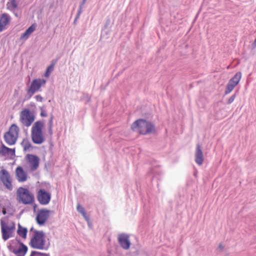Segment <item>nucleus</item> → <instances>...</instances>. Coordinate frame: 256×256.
<instances>
[{
  "label": "nucleus",
  "instance_id": "473e14b6",
  "mask_svg": "<svg viewBox=\"0 0 256 256\" xmlns=\"http://www.w3.org/2000/svg\"><path fill=\"white\" fill-rule=\"evenodd\" d=\"M16 153V150L15 148H9V152H8V155H10L11 156H14Z\"/></svg>",
  "mask_w": 256,
  "mask_h": 256
},
{
  "label": "nucleus",
  "instance_id": "bb28decb",
  "mask_svg": "<svg viewBox=\"0 0 256 256\" xmlns=\"http://www.w3.org/2000/svg\"><path fill=\"white\" fill-rule=\"evenodd\" d=\"M234 86L228 83L226 88L224 94L227 95L229 94L234 89Z\"/></svg>",
  "mask_w": 256,
  "mask_h": 256
},
{
  "label": "nucleus",
  "instance_id": "f8f14e48",
  "mask_svg": "<svg viewBox=\"0 0 256 256\" xmlns=\"http://www.w3.org/2000/svg\"><path fill=\"white\" fill-rule=\"evenodd\" d=\"M118 242L120 246L126 250L129 249L131 244L129 236L126 234H121L118 235Z\"/></svg>",
  "mask_w": 256,
  "mask_h": 256
},
{
  "label": "nucleus",
  "instance_id": "58836bf2",
  "mask_svg": "<svg viewBox=\"0 0 256 256\" xmlns=\"http://www.w3.org/2000/svg\"><path fill=\"white\" fill-rule=\"evenodd\" d=\"M2 208V214H4V215H5L6 214V210H6V208Z\"/></svg>",
  "mask_w": 256,
  "mask_h": 256
},
{
  "label": "nucleus",
  "instance_id": "ea45409f",
  "mask_svg": "<svg viewBox=\"0 0 256 256\" xmlns=\"http://www.w3.org/2000/svg\"><path fill=\"white\" fill-rule=\"evenodd\" d=\"M48 132L50 135L52 134V127H48Z\"/></svg>",
  "mask_w": 256,
  "mask_h": 256
},
{
  "label": "nucleus",
  "instance_id": "e433bc0d",
  "mask_svg": "<svg viewBox=\"0 0 256 256\" xmlns=\"http://www.w3.org/2000/svg\"><path fill=\"white\" fill-rule=\"evenodd\" d=\"M5 28V26L0 22V32H2Z\"/></svg>",
  "mask_w": 256,
  "mask_h": 256
},
{
  "label": "nucleus",
  "instance_id": "39448f33",
  "mask_svg": "<svg viewBox=\"0 0 256 256\" xmlns=\"http://www.w3.org/2000/svg\"><path fill=\"white\" fill-rule=\"evenodd\" d=\"M35 120L34 114L29 109H24L20 113V122L26 127L30 126Z\"/></svg>",
  "mask_w": 256,
  "mask_h": 256
},
{
  "label": "nucleus",
  "instance_id": "0eeeda50",
  "mask_svg": "<svg viewBox=\"0 0 256 256\" xmlns=\"http://www.w3.org/2000/svg\"><path fill=\"white\" fill-rule=\"evenodd\" d=\"M46 80L44 79H34L33 80L30 84V86L27 90V94L29 95V98H31L32 95L38 91L42 86L44 84Z\"/></svg>",
  "mask_w": 256,
  "mask_h": 256
},
{
  "label": "nucleus",
  "instance_id": "f03ea898",
  "mask_svg": "<svg viewBox=\"0 0 256 256\" xmlns=\"http://www.w3.org/2000/svg\"><path fill=\"white\" fill-rule=\"evenodd\" d=\"M33 237L31 238L30 245L31 248L38 250H48V246H46L44 233L43 231L34 230Z\"/></svg>",
  "mask_w": 256,
  "mask_h": 256
},
{
  "label": "nucleus",
  "instance_id": "9b49d317",
  "mask_svg": "<svg viewBox=\"0 0 256 256\" xmlns=\"http://www.w3.org/2000/svg\"><path fill=\"white\" fill-rule=\"evenodd\" d=\"M0 180L4 185L9 190H12V186L8 172L5 169H2L0 172Z\"/></svg>",
  "mask_w": 256,
  "mask_h": 256
},
{
  "label": "nucleus",
  "instance_id": "5701e85b",
  "mask_svg": "<svg viewBox=\"0 0 256 256\" xmlns=\"http://www.w3.org/2000/svg\"><path fill=\"white\" fill-rule=\"evenodd\" d=\"M20 129L16 124H12L9 128L8 132H10V134H12L16 136H18Z\"/></svg>",
  "mask_w": 256,
  "mask_h": 256
},
{
  "label": "nucleus",
  "instance_id": "c03bdc74",
  "mask_svg": "<svg viewBox=\"0 0 256 256\" xmlns=\"http://www.w3.org/2000/svg\"><path fill=\"white\" fill-rule=\"evenodd\" d=\"M36 207V205L34 204V210H35Z\"/></svg>",
  "mask_w": 256,
  "mask_h": 256
},
{
  "label": "nucleus",
  "instance_id": "aec40b11",
  "mask_svg": "<svg viewBox=\"0 0 256 256\" xmlns=\"http://www.w3.org/2000/svg\"><path fill=\"white\" fill-rule=\"evenodd\" d=\"M10 18L9 14H3L0 18V22L6 26L10 22Z\"/></svg>",
  "mask_w": 256,
  "mask_h": 256
},
{
  "label": "nucleus",
  "instance_id": "a878e982",
  "mask_svg": "<svg viewBox=\"0 0 256 256\" xmlns=\"http://www.w3.org/2000/svg\"><path fill=\"white\" fill-rule=\"evenodd\" d=\"M30 256H50L49 253H44L37 251H32Z\"/></svg>",
  "mask_w": 256,
  "mask_h": 256
},
{
  "label": "nucleus",
  "instance_id": "423d86ee",
  "mask_svg": "<svg viewBox=\"0 0 256 256\" xmlns=\"http://www.w3.org/2000/svg\"><path fill=\"white\" fill-rule=\"evenodd\" d=\"M2 238L4 240H8L13 236V233L15 230V224L12 223L10 226H8L3 219L0 220Z\"/></svg>",
  "mask_w": 256,
  "mask_h": 256
},
{
  "label": "nucleus",
  "instance_id": "6e6552de",
  "mask_svg": "<svg viewBox=\"0 0 256 256\" xmlns=\"http://www.w3.org/2000/svg\"><path fill=\"white\" fill-rule=\"evenodd\" d=\"M36 198L40 204L47 205L50 201L51 194L44 189L40 188L37 192Z\"/></svg>",
  "mask_w": 256,
  "mask_h": 256
},
{
  "label": "nucleus",
  "instance_id": "37998d69",
  "mask_svg": "<svg viewBox=\"0 0 256 256\" xmlns=\"http://www.w3.org/2000/svg\"><path fill=\"white\" fill-rule=\"evenodd\" d=\"M80 14H79L78 16V13L76 14V18L74 20V22L75 23L76 22V21L79 18L80 16Z\"/></svg>",
  "mask_w": 256,
  "mask_h": 256
},
{
  "label": "nucleus",
  "instance_id": "7c9ffc66",
  "mask_svg": "<svg viewBox=\"0 0 256 256\" xmlns=\"http://www.w3.org/2000/svg\"><path fill=\"white\" fill-rule=\"evenodd\" d=\"M12 8L16 9L18 8V4L16 0H10Z\"/></svg>",
  "mask_w": 256,
  "mask_h": 256
},
{
  "label": "nucleus",
  "instance_id": "a19ab883",
  "mask_svg": "<svg viewBox=\"0 0 256 256\" xmlns=\"http://www.w3.org/2000/svg\"><path fill=\"white\" fill-rule=\"evenodd\" d=\"M40 116L43 117H46L47 116V114L44 112L42 111L40 112Z\"/></svg>",
  "mask_w": 256,
  "mask_h": 256
},
{
  "label": "nucleus",
  "instance_id": "cd10ccee",
  "mask_svg": "<svg viewBox=\"0 0 256 256\" xmlns=\"http://www.w3.org/2000/svg\"><path fill=\"white\" fill-rule=\"evenodd\" d=\"M87 0H82V1L80 2L78 10V16L79 14H81L83 12L82 8L84 5L86 4Z\"/></svg>",
  "mask_w": 256,
  "mask_h": 256
},
{
  "label": "nucleus",
  "instance_id": "2eb2a0df",
  "mask_svg": "<svg viewBox=\"0 0 256 256\" xmlns=\"http://www.w3.org/2000/svg\"><path fill=\"white\" fill-rule=\"evenodd\" d=\"M16 174L17 180L19 182H24L27 180V174L21 166H18L16 170Z\"/></svg>",
  "mask_w": 256,
  "mask_h": 256
},
{
  "label": "nucleus",
  "instance_id": "412c9836",
  "mask_svg": "<svg viewBox=\"0 0 256 256\" xmlns=\"http://www.w3.org/2000/svg\"><path fill=\"white\" fill-rule=\"evenodd\" d=\"M21 145L24 148V151L28 150L30 148H32L31 143L29 142L28 138H24L21 142Z\"/></svg>",
  "mask_w": 256,
  "mask_h": 256
},
{
  "label": "nucleus",
  "instance_id": "b1692460",
  "mask_svg": "<svg viewBox=\"0 0 256 256\" xmlns=\"http://www.w3.org/2000/svg\"><path fill=\"white\" fill-rule=\"evenodd\" d=\"M242 75V72H238L235 74L234 76L230 80L236 82L238 84L241 79Z\"/></svg>",
  "mask_w": 256,
  "mask_h": 256
},
{
  "label": "nucleus",
  "instance_id": "9d476101",
  "mask_svg": "<svg viewBox=\"0 0 256 256\" xmlns=\"http://www.w3.org/2000/svg\"><path fill=\"white\" fill-rule=\"evenodd\" d=\"M50 210L43 208L40 210L36 216V220L39 226H43L50 216Z\"/></svg>",
  "mask_w": 256,
  "mask_h": 256
},
{
  "label": "nucleus",
  "instance_id": "a18cd8bd",
  "mask_svg": "<svg viewBox=\"0 0 256 256\" xmlns=\"http://www.w3.org/2000/svg\"><path fill=\"white\" fill-rule=\"evenodd\" d=\"M34 230V228H32L30 230V231H32Z\"/></svg>",
  "mask_w": 256,
  "mask_h": 256
},
{
  "label": "nucleus",
  "instance_id": "4c0bfd02",
  "mask_svg": "<svg viewBox=\"0 0 256 256\" xmlns=\"http://www.w3.org/2000/svg\"><path fill=\"white\" fill-rule=\"evenodd\" d=\"M154 173V170L152 169L148 174V176H151L152 174H153Z\"/></svg>",
  "mask_w": 256,
  "mask_h": 256
},
{
  "label": "nucleus",
  "instance_id": "2f4dec72",
  "mask_svg": "<svg viewBox=\"0 0 256 256\" xmlns=\"http://www.w3.org/2000/svg\"><path fill=\"white\" fill-rule=\"evenodd\" d=\"M54 118V116L52 114L50 116V118L48 120V127H52L53 126V120Z\"/></svg>",
  "mask_w": 256,
  "mask_h": 256
},
{
  "label": "nucleus",
  "instance_id": "f704fd0d",
  "mask_svg": "<svg viewBox=\"0 0 256 256\" xmlns=\"http://www.w3.org/2000/svg\"><path fill=\"white\" fill-rule=\"evenodd\" d=\"M224 246H222V244H220L217 248V250L218 252H221L223 250L224 248Z\"/></svg>",
  "mask_w": 256,
  "mask_h": 256
},
{
  "label": "nucleus",
  "instance_id": "1a4fd4ad",
  "mask_svg": "<svg viewBox=\"0 0 256 256\" xmlns=\"http://www.w3.org/2000/svg\"><path fill=\"white\" fill-rule=\"evenodd\" d=\"M26 160L30 166V171L34 172L37 170L40 164V158L38 156L32 154H27Z\"/></svg>",
  "mask_w": 256,
  "mask_h": 256
},
{
  "label": "nucleus",
  "instance_id": "49530a36",
  "mask_svg": "<svg viewBox=\"0 0 256 256\" xmlns=\"http://www.w3.org/2000/svg\"><path fill=\"white\" fill-rule=\"evenodd\" d=\"M14 15H15L16 17H18V14H17L16 13H15V14H14Z\"/></svg>",
  "mask_w": 256,
  "mask_h": 256
},
{
  "label": "nucleus",
  "instance_id": "ddd939ff",
  "mask_svg": "<svg viewBox=\"0 0 256 256\" xmlns=\"http://www.w3.org/2000/svg\"><path fill=\"white\" fill-rule=\"evenodd\" d=\"M195 162L199 166H201L204 162V156L201 146L197 144L195 152Z\"/></svg>",
  "mask_w": 256,
  "mask_h": 256
},
{
  "label": "nucleus",
  "instance_id": "393cba45",
  "mask_svg": "<svg viewBox=\"0 0 256 256\" xmlns=\"http://www.w3.org/2000/svg\"><path fill=\"white\" fill-rule=\"evenodd\" d=\"M11 204L10 201L8 200H4L2 202H0V208H6L8 210Z\"/></svg>",
  "mask_w": 256,
  "mask_h": 256
},
{
  "label": "nucleus",
  "instance_id": "c756f323",
  "mask_svg": "<svg viewBox=\"0 0 256 256\" xmlns=\"http://www.w3.org/2000/svg\"><path fill=\"white\" fill-rule=\"evenodd\" d=\"M238 92V91H236V92H235V93L234 94H233L232 95V96L228 98V102H227L228 104H230L234 101V100L236 96V92Z\"/></svg>",
  "mask_w": 256,
  "mask_h": 256
},
{
  "label": "nucleus",
  "instance_id": "7ed1b4c3",
  "mask_svg": "<svg viewBox=\"0 0 256 256\" xmlns=\"http://www.w3.org/2000/svg\"><path fill=\"white\" fill-rule=\"evenodd\" d=\"M44 126L43 121L36 122L32 128L31 137L32 142L37 144H40L44 141V138L42 134V128Z\"/></svg>",
  "mask_w": 256,
  "mask_h": 256
},
{
  "label": "nucleus",
  "instance_id": "c9c22d12",
  "mask_svg": "<svg viewBox=\"0 0 256 256\" xmlns=\"http://www.w3.org/2000/svg\"><path fill=\"white\" fill-rule=\"evenodd\" d=\"M228 83L230 85H232V86H234V88L238 84L236 82L230 79L229 80Z\"/></svg>",
  "mask_w": 256,
  "mask_h": 256
},
{
  "label": "nucleus",
  "instance_id": "f3484780",
  "mask_svg": "<svg viewBox=\"0 0 256 256\" xmlns=\"http://www.w3.org/2000/svg\"><path fill=\"white\" fill-rule=\"evenodd\" d=\"M36 25V24H34L31 25L22 34L20 39V40H27L30 34L35 30Z\"/></svg>",
  "mask_w": 256,
  "mask_h": 256
},
{
  "label": "nucleus",
  "instance_id": "20e7f679",
  "mask_svg": "<svg viewBox=\"0 0 256 256\" xmlns=\"http://www.w3.org/2000/svg\"><path fill=\"white\" fill-rule=\"evenodd\" d=\"M16 200L24 204H32L34 202V195L25 188L20 187L16 191Z\"/></svg>",
  "mask_w": 256,
  "mask_h": 256
},
{
  "label": "nucleus",
  "instance_id": "dca6fc26",
  "mask_svg": "<svg viewBox=\"0 0 256 256\" xmlns=\"http://www.w3.org/2000/svg\"><path fill=\"white\" fill-rule=\"evenodd\" d=\"M17 241L18 243L20 244V248L18 250L16 249H13L12 250H11L10 248V250L14 254H22V256L18 255V256H24L28 252V247L26 246L22 242H20V240H18Z\"/></svg>",
  "mask_w": 256,
  "mask_h": 256
},
{
  "label": "nucleus",
  "instance_id": "a211bd4d",
  "mask_svg": "<svg viewBox=\"0 0 256 256\" xmlns=\"http://www.w3.org/2000/svg\"><path fill=\"white\" fill-rule=\"evenodd\" d=\"M28 233V230L26 228L22 227L20 224H18V228L17 230L18 234L25 239L26 238Z\"/></svg>",
  "mask_w": 256,
  "mask_h": 256
},
{
  "label": "nucleus",
  "instance_id": "72a5a7b5",
  "mask_svg": "<svg viewBox=\"0 0 256 256\" xmlns=\"http://www.w3.org/2000/svg\"><path fill=\"white\" fill-rule=\"evenodd\" d=\"M35 98L38 102H42L43 100L42 97L40 95H36L35 96Z\"/></svg>",
  "mask_w": 256,
  "mask_h": 256
},
{
  "label": "nucleus",
  "instance_id": "f257e3e1",
  "mask_svg": "<svg viewBox=\"0 0 256 256\" xmlns=\"http://www.w3.org/2000/svg\"><path fill=\"white\" fill-rule=\"evenodd\" d=\"M131 128L133 131L142 135L154 134L156 132V128L154 124L142 118L134 121L131 126Z\"/></svg>",
  "mask_w": 256,
  "mask_h": 256
},
{
  "label": "nucleus",
  "instance_id": "79ce46f5",
  "mask_svg": "<svg viewBox=\"0 0 256 256\" xmlns=\"http://www.w3.org/2000/svg\"><path fill=\"white\" fill-rule=\"evenodd\" d=\"M82 216L85 218V219L86 220H89V218H88V216H86V212H84V214H82Z\"/></svg>",
  "mask_w": 256,
  "mask_h": 256
},
{
  "label": "nucleus",
  "instance_id": "4be33fe9",
  "mask_svg": "<svg viewBox=\"0 0 256 256\" xmlns=\"http://www.w3.org/2000/svg\"><path fill=\"white\" fill-rule=\"evenodd\" d=\"M9 148L2 143L0 147V156H6L8 155Z\"/></svg>",
  "mask_w": 256,
  "mask_h": 256
},
{
  "label": "nucleus",
  "instance_id": "c85d7f7f",
  "mask_svg": "<svg viewBox=\"0 0 256 256\" xmlns=\"http://www.w3.org/2000/svg\"><path fill=\"white\" fill-rule=\"evenodd\" d=\"M76 210L81 214H84V212H86L84 208L79 204L77 205Z\"/></svg>",
  "mask_w": 256,
  "mask_h": 256
},
{
  "label": "nucleus",
  "instance_id": "4468645a",
  "mask_svg": "<svg viewBox=\"0 0 256 256\" xmlns=\"http://www.w3.org/2000/svg\"><path fill=\"white\" fill-rule=\"evenodd\" d=\"M4 141L8 145L12 146L16 143L18 136L10 134V132H6L4 134Z\"/></svg>",
  "mask_w": 256,
  "mask_h": 256
},
{
  "label": "nucleus",
  "instance_id": "6ab92c4d",
  "mask_svg": "<svg viewBox=\"0 0 256 256\" xmlns=\"http://www.w3.org/2000/svg\"><path fill=\"white\" fill-rule=\"evenodd\" d=\"M56 62V60H53L51 64L46 68V71L44 73V76L46 77H48L50 76L51 72L54 70V65Z\"/></svg>",
  "mask_w": 256,
  "mask_h": 256
}]
</instances>
